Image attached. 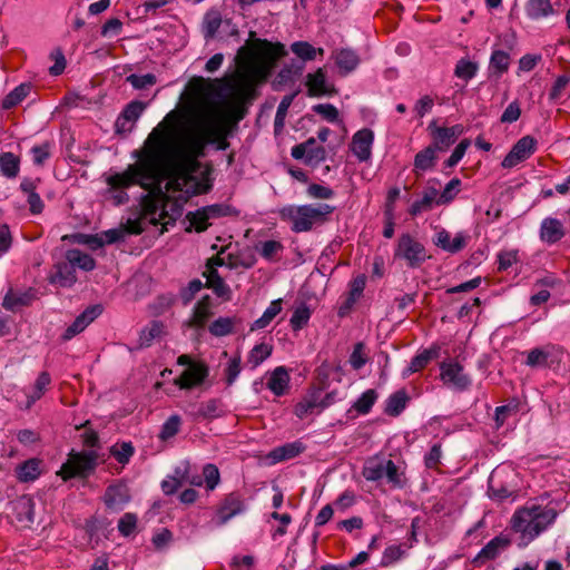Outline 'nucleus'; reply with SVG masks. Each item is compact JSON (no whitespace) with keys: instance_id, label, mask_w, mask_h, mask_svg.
<instances>
[{"instance_id":"21","label":"nucleus","mask_w":570,"mask_h":570,"mask_svg":"<svg viewBox=\"0 0 570 570\" xmlns=\"http://www.w3.org/2000/svg\"><path fill=\"white\" fill-rule=\"evenodd\" d=\"M469 237L463 233H458L453 239H451V234L446 229H441L433 237V244L451 254H456L461 252L468 244Z\"/></svg>"},{"instance_id":"43","label":"nucleus","mask_w":570,"mask_h":570,"mask_svg":"<svg viewBox=\"0 0 570 570\" xmlns=\"http://www.w3.org/2000/svg\"><path fill=\"white\" fill-rule=\"evenodd\" d=\"M140 206L144 217L148 218L150 224H159L160 217L156 218V215L158 214L161 207V205L159 204V199L154 197L151 194H145L140 198Z\"/></svg>"},{"instance_id":"55","label":"nucleus","mask_w":570,"mask_h":570,"mask_svg":"<svg viewBox=\"0 0 570 570\" xmlns=\"http://www.w3.org/2000/svg\"><path fill=\"white\" fill-rule=\"evenodd\" d=\"M462 185V181L460 178L454 177L452 178L444 187V189L439 195L438 199L435 200V204L438 206L448 205L451 202L454 200L458 193L460 191V187Z\"/></svg>"},{"instance_id":"8","label":"nucleus","mask_w":570,"mask_h":570,"mask_svg":"<svg viewBox=\"0 0 570 570\" xmlns=\"http://www.w3.org/2000/svg\"><path fill=\"white\" fill-rule=\"evenodd\" d=\"M327 374H324V377L321 382L320 386H311L304 397L295 405L294 414L298 419H304L306 415L314 413L315 410L321 412V395L323 391L327 387Z\"/></svg>"},{"instance_id":"57","label":"nucleus","mask_w":570,"mask_h":570,"mask_svg":"<svg viewBox=\"0 0 570 570\" xmlns=\"http://www.w3.org/2000/svg\"><path fill=\"white\" fill-rule=\"evenodd\" d=\"M255 248L264 259L275 261L276 255L284 249V246L281 242L271 239L261 242Z\"/></svg>"},{"instance_id":"38","label":"nucleus","mask_w":570,"mask_h":570,"mask_svg":"<svg viewBox=\"0 0 570 570\" xmlns=\"http://www.w3.org/2000/svg\"><path fill=\"white\" fill-rule=\"evenodd\" d=\"M17 478L21 482L35 481L41 473L40 460L29 459L19 464L16 469Z\"/></svg>"},{"instance_id":"17","label":"nucleus","mask_w":570,"mask_h":570,"mask_svg":"<svg viewBox=\"0 0 570 570\" xmlns=\"http://www.w3.org/2000/svg\"><path fill=\"white\" fill-rule=\"evenodd\" d=\"M11 513L14 519L29 527L35 521V501L30 495H21L11 501Z\"/></svg>"},{"instance_id":"63","label":"nucleus","mask_w":570,"mask_h":570,"mask_svg":"<svg viewBox=\"0 0 570 570\" xmlns=\"http://www.w3.org/2000/svg\"><path fill=\"white\" fill-rule=\"evenodd\" d=\"M365 286H366L365 274L357 275L348 283V292L345 297H348L351 301L357 302L363 296Z\"/></svg>"},{"instance_id":"28","label":"nucleus","mask_w":570,"mask_h":570,"mask_svg":"<svg viewBox=\"0 0 570 570\" xmlns=\"http://www.w3.org/2000/svg\"><path fill=\"white\" fill-rule=\"evenodd\" d=\"M222 24L230 26L232 20L225 19L223 20L222 14L218 10L210 9L208 10L203 19V36L206 41L214 39L216 33Z\"/></svg>"},{"instance_id":"15","label":"nucleus","mask_w":570,"mask_h":570,"mask_svg":"<svg viewBox=\"0 0 570 570\" xmlns=\"http://www.w3.org/2000/svg\"><path fill=\"white\" fill-rule=\"evenodd\" d=\"M209 375V367L203 362L191 364L178 377L174 380V384L180 390H191L205 382Z\"/></svg>"},{"instance_id":"20","label":"nucleus","mask_w":570,"mask_h":570,"mask_svg":"<svg viewBox=\"0 0 570 570\" xmlns=\"http://www.w3.org/2000/svg\"><path fill=\"white\" fill-rule=\"evenodd\" d=\"M206 132L209 135V145H214L217 150H227L230 146L227 140L232 135L229 127L218 120L206 121Z\"/></svg>"},{"instance_id":"59","label":"nucleus","mask_w":570,"mask_h":570,"mask_svg":"<svg viewBox=\"0 0 570 570\" xmlns=\"http://www.w3.org/2000/svg\"><path fill=\"white\" fill-rule=\"evenodd\" d=\"M209 333L214 336L220 337L233 333L234 320L230 317H218L208 327Z\"/></svg>"},{"instance_id":"24","label":"nucleus","mask_w":570,"mask_h":570,"mask_svg":"<svg viewBox=\"0 0 570 570\" xmlns=\"http://www.w3.org/2000/svg\"><path fill=\"white\" fill-rule=\"evenodd\" d=\"M213 301L209 295H204L195 305L193 317L187 322L189 327L203 328L213 316Z\"/></svg>"},{"instance_id":"11","label":"nucleus","mask_w":570,"mask_h":570,"mask_svg":"<svg viewBox=\"0 0 570 570\" xmlns=\"http://www.w3.org/2000/svg\"><path fill=\"white\" fill-rule=\"evenodd\" d=\"M308 97H332L337 94L335 86L327 81V73L324 68H318L315 72H309L305 78Z\"/></svg>"},{"instance_id":"39","label":"nucleus","mask_w":570,"mask_h":570,"mask_svg":"<svg viewBox=\"0 0 570 570\" xmlns=\"http://www.w3.org/2000/svg\"><path fill=\"white\" fill-rule=\"evenodd\" d=\"M527 16L532 20H539L553 13L550 0H529L525 4Z\"/></svg>"},{"instance_id":"54","label":"nucleus","mask_w":570,"mask_h":570,"mask_svg":"<svg viewBox=\"0 0 570 570\" xmlns=\"http://www.w3.org/2000/svg\"><path fill=\"white\" fill-rule=\"evenodd\" d=\"M360 62L358 56L352 49H342L336 56V65L345 72L353 71Z\"/></svg>"},{"instance_id":"6","label":"nucleus","mask_w":570,"mask_h":570,"mask_svg":"<svg viewBox=\"0 0 570 570\" xmlns=\"http://www.w3.org/2000/svg\"><path fill=\"white\" fill-rule=\"evenodd\" d=\"M257 43L262 47L263 55L271 60L269 63H263L257 66L253 75L256 79H258L261 82L267 81L268 77L272 73V68L275 63V61L279 58H283L287 55V51L285 49V46L281 42H271L266 39H257Z\"/></svg>"},{"instance_id":"7","label":"nucleus","mask_w":570,"mask_h":570,"mask_svg":"<svg viewBox=\"0 0 570 570\" xmlns=\"http://www.w3.org/2000/svg\"><path fill=\"white\" fill-rule=\"evenodd\" d=\"M537 139L532 136L520 138L503 158L501 166L503 168H513L518 164L527 160L537 150Z\"/></svg>"},{"instance_id":"10","label":"nucleus","mask_w":570,"mask_h":570,"mask_svg":"<svg viewBox=\"0 0 570 570\" xmlns=\"http://www.w3.org/2000/svg\"><path fill=\"white\" fill-rule=\"evenodd\" d=\"M563 350L556 345L535 347L528 352L525 364L530 367H547L559 363Z\"/></svg>"},{"instance_id":"62","label":"nucleus","mask_w":570,"mask_h":570,"mask_svg":"<svg viewBox=\"0 0 570 570\" xmlns=\"http://www.w3.org/2000/svg\"><path fill=\"white\" fill-rule=\"evenodd\" d=\"M402 475L403 473L399 471V466L392 460H384V476L389 483L395 488H403L404 481Z\"/></svg>"},{"instance_id":"31","label":"nucleus","mask_w":570,"mask_h":570,"mask_svg":"<svg viewBox=\"0 0 570 570\" xmlns=\"http://www.w3.org/2000/svg\"><path fill=\"white\" fill-rule=\"evenodd\" d=\"M289 374L285 366H277L271 374L267 387L276 395H284L289 387Z\"/></svg>"},{"instance_id":"41","label":"nucleus","mask_w":570,"mask_h":570,"mask_svg":"<svg viewBox=\"0 0 570 570\" xmlns=\"http://www.w3.org/2000/svg\"><path fill=\"white\" fill-rule=\"evenodd\" d=\"M110 522L107 518L90 517L85 521L83 530L89 538V541H99V533L108 529Z\"/></svg>"},{"instance_id":"56","label":"nucleus","mask_w":570,"mask_h":570,"mask_svg":"<svg viewBox=\"0 0 570 570\" xmlns=\"http://www.w3.org/2000/svg\"><path fill=\"white\" fill-rule=\"evenodd\" d=\"M377 392L373 389L366 390L354 402L353 409L360 414H367L377 400Z\"/></svg>"},{"instance_id":"45","label":"nucleus","mask_w":570,"mask_h":570,"mask_svg":"<svg viewBox=\"0 0 570 570\" xmlns=\"http://www.w3.org/2000/svg\"><path fill=\"white\" fill-rule=\"evenodd\" d=\"M0 170L7 178H16L20 170V159L12 153L0 154Z\"/></svg>"},{"instance_id":"13","label":"nucleus","mask_w":570,"mask_h":570,"mask_svg":"<svg viewBox=\"0 0 570 570\" xmlns=\"http://www.w3.org/2000/svg\"><path fill=\"white\" fill-rule=\"evenodd\" d=\"M245 510V501L239 492L234 491L226 494L217 509V525L226 524L232 518L243 513Z\"/></svg>"},{"instance_id":"35","label":"nucleus","mask_w":570,"mask_h":570,"mask_svg":"<svg viewBox=\"0 0 570 570\" xmlns=\"http://www.w3.org/2000/svg\"><path fill=\"white\" fill-rule=\"evenodd\" d=\"M224 415L223 402L220 399H210L199 404L195 419L213 420Z\"/></svg>"},{"instance_id":"2","label":"nucleus","mask_w":570,"mask_h":570,"mask_svg":"<svg viewBox=\"0 0 570 570\" xmlns=\"http://www.w3.org/2000/svg\"><path fill=\"white\" fill-rule=\"evenodd\" d=\"M557 515L556 509L538 504L517 510L511 518L510 528L518 534V547L525 548L556 521Z\"/></svg>"},{"instance_id":"16","label":"nucleus","mask_w":570,"mask_h":570,"mask_svg":"<svg viewBox=\"0 0 570 570\" xmlns=\"http://www.w3.org/2000/svg\"><path fill=\"white\" fill-rule=\"evenodd\" d=\"M102 500L109 510L119 511L130 501L129 489L122 482L110 484L107 487Z\"/></svg>"},{"instance_id":"30","label":"nucleus","mask_w":570,"mask_h":570,"mask_svg":"<svg viewBox=\"0 0 570 570\" xmlns=\"http://www.w3.org/2000/svg\"><path fill=\"white\" fill-rule=\"evenodd\" d=\"M37 298V291L29 288L23 293H13L9 291L2 301V306L7 311H14L18 306H29Z\"/></svg>"},{"instance_id":"64","label":"nucleus","mask_w":570,"mask_h":570,"mask_svg":"<svg viewBox=\"0 0 570 570\" xmlns=\"http://www.w3.org/2000/svg\"><path fill=\"white\" fill-rule=\"evenodd\" d=\"M138 518L132 512H126L118 521V531L124 537L131 535L137 528Z\"/></svg>"},{"instance_id":"29","label":"nucleus","mask_w":570,"mask_h":570,"mask_svg":"<svg viewBox=\"0 0 570 570\" xmlns=\"http://www.w3.org/2000/svg\"><path fill=\"white\" fill-rule=\"evenodd\" d=\"M438 151L431 144L419 151L414 157L413 171L419 175L420 173L432 170L438 161Z\"/></svg>"},{"instance_id":"22","label":"nucleus","mask_w":570,"mask_h":570,"mask_svg":"<svg viewBox=\"0 0 570 570\" xmlns=\"http://www.w3.org/2000/svg\"><path fill=\"white\" fill-rule=\"evenodd\" d=\"M53 267L56 271L49 276L50 284L71 287L77 282L76 267L70 261L58 262Z\"/></svg>"},{"instance_id":"42","label":"nucleus","mask_w":570,"mask_h":570,"mask_svg":"<svg viewBox=\"0 0 570 570\" xmlns=\"http://www.w3.org/2000/svg\"><path fill=\"white\" fill-rule=\"evenodd\" d=\"M31 83L23 82L11 90L2 100L1 107L4 110H9L19 105L30 92Z\"/></svg>"},{"instance_id":"44","label":"nucleus","mask_w":570,"mask_h":570,"mask_svg":"<svg viewBox=\"0 0 570 570\" xmlns=\"http://www.w3.org/2000/svg\"><path fill=\"white\" fill-rule=\"evenodd\" d=\"M158 193L164 200V204H161V212L159 213V217L160 219L169 217L170 223L174 224L183 213V205L176 200H171L170 197L165 195L159 188ZM166 224H169V222Z\"/></svg>"},{"instance_id":"53","label":"nucleus","mask_w":570,"mask_h":570,"mask_svg":"<svg viewBox=\"0 0 570 570\" xmlns=\"http://www.w3.org/2000/svg\"><path fill=\"white\" fill-rule=\"evenodd\" d=\"M272 352V345L266 343L256 344L248 353L247 364H249L252 368H255L259 364H262L266 358H268Z\"/></svg>"},{"instance_id":"61","label":"nucleus","mask_w":570,"mask_h":570,"mask_svg":"<svg viewBox=\"0 0 570 570\" xmlns=\"http://www.w3.org/2000/svg\"><path fill=\"white\" fill-rule=\"evenodd\" d=\"M135 453V448L131 442H122L119 446L118 444L112 445L110 448V454L120 463L127 464L130 461V458Z\"/></svg>"},{"instance_id":"52","label":"nucleus","mask_w":570,"mask_h":570,"mask_svg":"<svg viewBox=\"0 0 570 570\" xmlns=\"http://www.w3.org/2000/svg\"><path fill=\"white\" fill-rule=\"evenodd\" d=\"M236 210L227 204H213L197 209V215H205V218H219L232 216Z\"/></svg>"},{"instance_id":"50","label":"nucleus","mask_w":570,"mask_h":570,"mask_svg":"<svg viewBox=\"0 0 570 570\" xmlns=\"http://www.w3.org/2000/svg\"><path fill=\"white\" fill-rule=\"evenodd\" d=\"M299 92H301V89L298 88L294 92L286 95L282 98V100L277 107L275 119H274L275 131L282 130L284 128L287 110L291 107V105L293 104V100L295 99V97Z\"/></svg>"},{"instance_id":"5","label":"nucleus","mask_w":570,"mask_h":570,"mask_svg":"<svg viewBox=\"0 0 570 570\" xmlns=\"http://www.w3.org/2000/svg\"><path fill=\"white\" fill-rule=\"evenodd\" d=\"M394 258L405 261L406 266L410 268H419L429 256L422 243L409 233H404L397 239Z\"/></svg>"},{"instance_id":"32","label":"nucleus","mask_w":570,"mask_h":570,"mask_svg":"<svg viewBox=\"0 0 570 570\" xmlns=\"http://www.w3.org/2000/svg\"><path fill=\"white\" fill-rule=\"evenodd\" d=\"M428 130L432 137V146H434L439 151H445L455 141L450 135L448 127H439L436 120H432Z\"/></svg>"},{"instance_id":"46","label":"nucleus","mask_w":570,"mask_h":570,"mask_svg":"<svg viewBox=\"0 0 570 570\" xmlns=\"http://www.w3.org/2000/svg\"><path fill=\"white\" fill-rule=\"evenodd\" d=\"M291 50L295 53L303 62L312 61L316 58V55H323V48H315L307 41H295L291 45Z\"/></svg>"},{"instance_id":"34","label":"nucleus","mask_w":570,"mask_h":570,"mask_svg":"<svg viewBox=\"0 0 570 570\" xmlns=\"http://www.w3.org/2000/svg\"><path fill=\"white\" fill-rule=\"evenodd\" d=\"M510 63L511 57L507 51L500 49L493 50L489 61L490 76L500 78L509 70Z\"/></svg>"},{"instance_id":"40","label":"nucleus","mask_w":570,"mask_h":570,"mask_svg":"<svg viewBox=\"0 0 570 570\" xmlns=\"http://www.w3.org/2000/svg\"><path fill=\"white\" fill-rule=\"evenodd\" d=\"M66 259L70 261L75 267H79L85 272H90L96 268L95 258L91 255L81 252L80 249H68L66 253Z\"/></svg>"},{"instance_id":"23","label":"nucleus","mask_w":570,"mask_h":570,"mask_svg":"<svg viewBox=\"0 0 570 570\" xmlns=\"http://www.w3.org/2000/svg\"><path fill=\"white\" fill-rule=\"evenodd\" d=\"M440 346L433 345L430 348L423 350L421 353L415 355L410 364L403 370L402 376L403 379H406L411 376L412 374L423 370L428 366V364L440 356Z\"/></svg>"},{"instance_id":"19","label":"nucleus","mask_w":570,"mask_h":570,"mask_svg":"<svg viewBox=\"0 0 570 570\" xmlns=\"http://www.w3.org/2000/svg\"><path fill=\"white\" fill-rule=\"evenodd\" d=\"M511 539L500 534L491 539L473 559L475 566H481L485 561L494 560L503 550L511 544Z\"/></svg>"},{"instance_id":"12","label":"nucleus","mask_w":570,"mask_h":570,"mask_svg":"<svg viewBox=\"0 0 570 570\" xmlns=\"http://www.w3.org/2000/svg\"><path fill=\"white\" fill-rule=\"evenodd\" d=\"M146 104L140 100H132L125 106L115 122V131L118 135H127L132 128L134 124L139 119L146 108Z\"/></svg>"},{"instance_id":"48","label":"nucleus","mask_w":570,"mask_h":570,"mask_svg":"<svg viewBox=\"0 0 570 570\" xmlns=\"http://www.w3.org/2000/svg\"><path fill=\"white\" fill-rule=\"evenodd\" d=\"M164 332V324L160 321H151L146 327L140 331L139 345L148 347L155 338L160 337Z\"/></svg>"},{"instance_id":"9","label":"nucleus","mask_w":570,"mask_h":570,"mask_svg":"<svg viewBox=\"0 0 570 570\" xmlns=\"http://www.w3.org/2000/svg\"><path fill=\"white\" fill-rule=\"evenodd\" d=\"M440 370L441 379L445 385H450L461 392L471 386L472 381L464 373V368L459 362H442Z\"/></svg>"},{"instance_id":"14","label":"nucleus","mask_w":570,"mask_h":570,"mask_svg":"<svg viewBox=\"0 0 570 570\" xmlns=\"http://www.w3.org/2000/svg\"><path fill=\"white\" fill-rule=\"evenodd\" d=\"M104 312L101 304H95L88 306L82 313H80L75 321L65 330L61 335L63 342L70 341L76 335L80 334L85 328L92 323Z\"/></svg>"},{"instance_id":"36","label":"nucleus","mask_w":570,"mask_h":570,"mask_svg":"<svg viewBox=\"0 0 570 570\" xmlns=\"http://www.w3.org/2000/svg\"><path fill=\"white\" fill-rule=\"evenodd\" d=\"M439 191L435 187L429 186L423 191V197L415 200L409 208V214L413 217L420 215L422 212L431 210L433 204L438 199Z\"/></svg>"},{"instance_id":"25","label":"nucleus","mask_w":570,"mask_h":570,"mask_svg":"<svg viewBox=\"0 0 570 570\" xmlns=\"http://www.w3.org/2000/svg\"><path fill=\"white\" fill-rule=\"evenodd\" d=\"M566 235L562 223L552 217L542 220L540 227V238L544 243L556 244Z\"/></svg>"},{"instance_id":"27","label":"nucleus","mask_w":570,"mask_h":570,"mask_svg":"<svg viewBox=\"0 0 570 570\" xmlns=\"http://www.w3.org/2000/svg\"><path fill=\"white\" fill-rule=\"evenodd\" d=\"M203 276L206 278L205 287L213 289L219 298L226 302L232 299L230 287L225 283L217 269L205 271Z\"/></svg>"},{"instance_id":"18","label":"nucleus","mask_w":570,"mask_h":570,"mask_svg":"<svg viewBox=\"0 0 570 570\" xmlns=\"http://www.w3.org/2000/svg\"><path fill=\"white\" fill-rule=\"evenodd\" d=\"M374 132L368 128L356 131L352 138L351 149L360 161H366L372 155Z\"/></svg>"},{"instance_id":"49","label":"nucleus","mask_w":570,"mask_h":570,"mask_svg":"<svg viewBox=\"0 0 570 570\" xmlns=\"http://www.w3.org/2000/svg\"><path fill=\"white\" fill-rule=\"evenodd\" d=\"M282 303L283 301L281 298L273 301L263 315L253 323L250 330H262L269 325V323L282 312Z\"/></svg>"},{"instance_id":"1","label":"nucleus","mask_w":570,"mask_h":570,"mask_svg":"<svg viewBox=\"0 0 570 570\" xmlns=\"http://www.w3.org/2000/svg\"><path fill=\"white\" fill-rule=\"evenodd\" d=\"M167 154L168 140L157 127L149 134L144 149L134 153L139 161L129 165L122 173L110 175L107 178L108 186L112 189H126L139 185L145 190H149Z\"/></svg>"},{"instance_id":"4","label":"nucleus","mask_w":570,"mask_h":570,"mask_svg":"<svg viewBox=\"0 0 570 570\" xmlns=\"http://www.w3.org/2000/svg\"><path fill=\"white\" fill-rule=\"evenodd\" d=\"M99 454L96 450L77 452L71 450L67 461L61 465L57 474L63 480L80 478L87 479L98 466Z\"/></svg>"},{"instance_id":"60","label":"nucleus","mask_w":570,"mask_h":570,"mask_svg":"<svg viewBox=\"0 0 570 570\" xmlns=\"http://www.w3.org/2000/svg\"><path fill=\"white\" fill-rule=\"evenodd\" d=\"M478 68L476 62L462 58L455 66L454 75L460 79L469 81L476 75Z\"/></svg>"},{"instance_id":"51","label":"nucleus","mask_w":570,"mask_h":570,"mask_svg":"<svg viewBox=\"0 0 570 570\" xmlns=\"http://www.w3.org/2000/svg\"><path fill=\"white\" fill-rule=\"evenodd\" d=\"M362 475L367 481H379L384 478V460L368 459L362 470Z\"/></svg>"},{"instance_id":"37","label":"nucleus","mask_w":570,"mask_h":570,"mask_svg":"<svg viewBox=\"0 0 570 570\" xmlns=\"http://www.w3.org/2000/svg\"><path fill=\"white\" fill-rule=\"evenodd\" d=\"M409 400L406 391L399 390L387 397L384 412L390 416H399L406 407Z\"/></svg>"},{"instance_id":"47","label":"nucleus","mask_w":570,"mask_h":570,"mask_svg":"<svg viewBox=\"0 0 570 570\" xmlns=\"http://www.w3.org/2000/svg\"><path fill=\"white\" fill-rule=\"evenodd\" d=\"M312 315V309L305 302H301L299 305L294 309L293 315L289 320V325L294 332L303 330L307 324Z\"/></svg>"},{"instance_id":"3","label":"nucleus","mask_w":570,"mask_h":570,"mask_svg":"<svg viewBox=\"0 0 570 570\" xmlns=\"http://www.w3.org/2000/svg\"><path fill=\"white\" fill-rule=\"evenodd\" d=\"M334 210L335 206L325 203L289 205L279 210V216L283 220L292 223L291 229L294 233H305L312 230L314 226L327 223Z\"/></svg>"},{"instance_id":"26","label":"nucleus","mask_w":570,"mask_h":570,"mask_svg":"<svg viewBox=\"0 0 570 570\" xmlns=\"http://www.w3.org/2000/svg\"><path fill=\"white\" fill-rule=\"evenodd\" d=\"M305 450L306 445L303 442L295 441L273 449L268 453L267 458L271 459L273 463H278L285 460L294 459Z\"/></svg>"},{"instance_id":"58","label":"nucleus","mask_w":570,"mask_h":570,"mask_svg":"<svg viewBox=\"0 0 570 570\" xmlns=\"http://www.w3.org/2000/svg\"><path fill=\"white\" fill-rule=\"evenodd\" d=\"M181 425V419L179 415H170L161 425L158 438L161 441H167L178 434Z\"/></svg>"},{"instance_id":"33","label":"nucleus","mask_w":570,"mask_h":570,"mask_svg":"<svg viewBox=\"0 0 570 570\" xmlns=\"http://www.w3.org/2000/svg\"><path fill=\"white\" fill-rule=\"evenodd\" d=\"M209 145V135L206 132V121L203 122L202 132L194 135L187 140V151L193 158H202L206 155V147Z\"/></svg>"}]
</instances>
